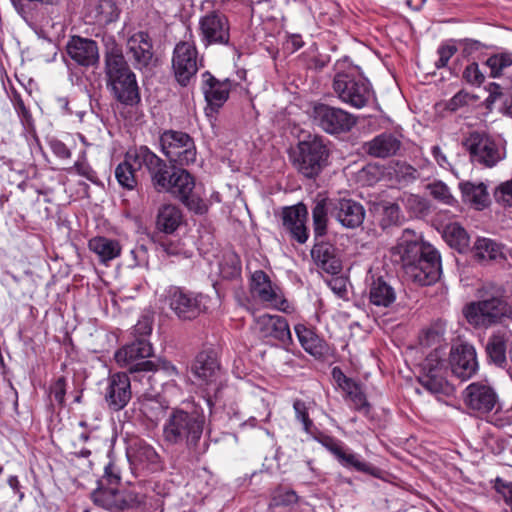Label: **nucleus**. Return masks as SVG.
I'll use <instances>...</instances> for the list:
<instances>
[{
	"label": "nucleus",
	"instance_id": "1",
	"mask_svg": "<svg viewBox=\"0 0 512 512\" xmlns=\"http://www.w3.org/2000/svg\"><path fill=\"white\" fill-rule=\"evenodd\" d=\"M407 280L426 286L440 276L441 264L437 250L411 230H405L396 247Z\"/></svg>",
	"mask_w": 512,
	"mask_h": 512
},
{
	"label": "nucleus",
	"instance_id": "2",
	"mask_svg": "<svg viewBox=\"0 0 512 512\" xmlns=\"http://www.w3.org/2000/svg\"><path fill=\"white\" fill-rule=\"evenodd\" d=\"M446 321L438 319L433 321L429 327L423 330L420 336V344L423 347H432L438 345L426 358V367L428 369V379L425 387L432 393L445 396V389L448 385L445 376L448 370V357L445 345ZM442 401V397L438 396Z\"/></svg>",
	"mask_w": 512,
	"mask_h": 512
},
{
	"label": "nucleus",
	"instance_id": "3",
	"mask_svg": "<svg viewBox=\"0 0 512 512\" xmlns=\"http://www.w3.org/2000/svg\"><path fill=\"white\" fill-rule=\"evenodd\" d=\"M205 424L206 416L201 408H175L163 425V440L170 445L186 446L189 450L196 451Z\"/></svg>",
	"mask_w": 512,
	"mask_h": 512
},
{
	"label": "nucleus",
	"instance_id": "4",
	"mask_svg": "<svg viewBox=\"0 0 512 512\" xmlns=\"http://www.w3.org/2000/svg\"><path fill=\"white\" fill-rule=\"evenodd\" d=\"M333 90L343 103L356 109L367 106L374 95L368 79L358 75L354 68L337 71Z\"/></svg>",
	"mask_w": 512,
	"mask_h": 512
},
{
	"label": "nucleus",
	"instance_id": "5",
	"mask_svg": "<svg viewBox=\"0 0 512 512\" xmlns=\"http://www.w3.org/2000/svg\"><path fill=\"white\" fill-rule=\"evenodd\" d=\"M328 149L319 136H309L300 141L294 153L293 164L303 176L314 178L326 165Z\"/></svg>",
	"mask_w": 512,
	"mask_h": 512
},
{
	"label": "nucleus",
	"instance_id": "6",
	"mask_svg": "<svg viewBox=\"0 0 512 512\" xmlns=\"http://www.w3.org/2000/svg\"><path fill=\"white\" fill-rule=\"evenodd\" d=\"M191 372L199 385L207 387L206 403L211 408L213 405L211 393L217 398L224 383V374L216 352L213 350L199 352L192 363Z\"/></svg>",
	"mask_w": 512,
	"mask_h": 512
},
{
	"label": "nucleus",
	"instance_id": "7",
	"mask_svg": "<svg viewBox=\"0 0 512 512\" xmlns=\"http://www.w3.org/2000/svg\"><path fill=\"white\" fill-rule=\"evenodd\" d=\"M463 145L468 150L472 162L493 168L506 157L505 144L493 137L480 132L471 133Z\"/></svg>",
	"mask_w": 512,
	"mask_h": 512
},
{
	"label": "nucleus",
	"instance_id": "8",
	"mask_svg": "<svg viewBox=\"0 0 512 512\" xmlns=\"http://www.w3.org/2000/svg\"><path fill=\"white\" fill-rule=\"evenodd\" d=\"M311 119L314 126L330 135L347 133L357 123V118L353 114L324 103L313 106Z\"/></svg>",
	"mask_w": 512,
	"mask_h": 512
},
{
	"label": "nucleus",
	"instance_id": "9",
	"mask_svg": "<svg viewBox=\"0 0 512 512\" xmlns=\"http://www.w3.org/2000/svg\"><path fill=\"white\" fill-rule=\"evenodd\" d=\"M162 153L171 163L187 166L194 163L197 156L193 138L186 132L166 130L160 136Z\"/></svg>",
	"mask_w": 512,
	"mask_h": 512
},
{
	"label": "nucleus",
	"instance_id": "10",
	"mask_svg": "<svg viewBox=\"0 0 512 512\" xmlns=\"http://www.w3.org/2000/svg\"><path fill=\"white\" fill-rule=\"evenodd\" d=\"M166 301L179 319L193 320L206 311L208 296L171 286L166 291Z\"/></svg>",
	"mask_w": 512,
	"mask_h": 512
},
{
	"label": "nucleus",
	"instance_id": "11",
	"mask_svg": "<svg viewBox=\"0 0 512 512\" xmlns=\"http://www.w3.org/2000/svg\"><path fill=\"white\" fill-rule=\"evenodd\" d=\"M512 314L509 305L500 296H491L473 302L464 308V315L470 324L487 327Z\"/></svg>",
	"mask_w": 512,
	"mask_h": 512
},
{
	"label": "nucleus",
	"instance_id": "12",
	"mask_svg": "<svg viewBox=\"0 0 512 512\" xmlns=\"http://www.w3.org/2000/svg\"><path fill=\"white\" fill-rule=\"evenodd\" d=\"M153 354L152 345L144 338L122 347L115 353V360L121 366L128 368L131 373L140 371H154L156 365L146 360Z\"/></svg>",
	"mask_w": 512,
	"mask_h": 512
},
{
	"label": "nucleus",
	"instance_id": "13",
	"mask_svg": "<svg viewBox=\"0 0 512 512\" xmlns=\"http://www.w3.org/2000/svg\"><path fill=\"white\" fill-rule=\"evenodd\" d=\"M201 60L198 57V51L194 43L179 42L173 51L172 69L176 81L181 86H188L195 77Z\"/></svg>",
	"mask_w": 512,
	"mask_h": 512
},
{
	"label": "nucleus",
	"instance_id": "14",
	"mask_svg": "<svg viewBox=\"0 0 512 512\" xmlns=\"http://www.w3.org/2000/svg\"><path fill=\"white\" fill-rule=\"evenodd\" d=\"M128 157L133 159L137 168L145 167L151 177L154 187L158 191H164L169 187V180L172 171L168 165L146 146H140L128 151Z\"/></svg>",
	"mask_w": 512,
	"mask_h": 512
},
{
	"label": "nucleus",
	"instance_id": "15",
	"mask_svg": "<svg viewBox=\"0 0 512 512\" xmlns=\"http://www.w3.org/2000/svg\"><path fill=\"white\" fill-rule=\"evenodd\" d=\"M168 185L169 187H165L164 191L178 198L190 210L199 214L204 213L206 206L204 202L193 193L195 180L188 171L184 169H173Z\"/></svg>",
	"mask_w": 512,
	"mask_h": 512
},
{
	"label": "nucleus",
	"instance_id": "16",
	"mask_svg": "<svg viewBox=\"0 0 512 512\" xmlns=\"http://www.w3.org/2000/svg\"><path fill=\"white\" fill-rule=\"evenodd\" d=\"M462 400L466 408L478 415L490 413L499 402L495 389L485 381L470 383L462 391Z\"/></svg>",
	"mask_w": 512,
	"mask_h": 512
},
{
	"label": "nucleus",
	"instance_id": "17",
	"mask_svg": "<svg viewBox=\"0 0 512 512\" xmlns=\"http://www.w3.org/2000/svg\"><path fill=\"white\" fill-rule=\"evenodd\" d=\"M200 40L205 46L227 45L230 40V24L219 11H211L199 20Z\"/></svg>",
	"mask_w": 512,
	"mask_h": 512
},
{
	"label": "nucleus",
	"instance_id": "18",
	"mask_svg": "<svg viewBox=\"0 0 512 512\" xmlns=\"http://www.w3.org/2000/svg\"><path fill=\"white\" fill-rule=\"evenodd\" d=\"M126 51L135 69L149 68L156 62L153 40L148 32L132 33L126 40Z\"/></svg>",
	"mask_w": 512,
	"mask_h": 512
},
{
	"label": "nucleus",
	"instance_id": "19",
	"mask_svg": "<svg viewBox=\"0 0 512 512\" xmlns=\"http://www.w3.org/2000/svg\"><path fill=\"white\" fill-rule=\"evenodd\" d=\"M475 348L468 343L453 346L450 352V371L461 381L471 379L478 371Z\"/></svg>",
	"mask_w": 512,
	"mask_h": 512
},
{
	"label": "nucleus",
	"instance_id": "20",
	"mask_svg": "<svg viewBox=\"0 0 512 512\" xmlns=\"http://www.w3.org/2000/svg\"><path fill=\"white\" fill-rule=\"evenodd\" d=\"M132 397L131 381L124 372L111 374L107 380L104 399L112 411H120L127 406Z\"/></svg>",
	"mask_w": 512,
	"mask_h": 512
},
{
	"label": "nucleus",
	"instance_id": "21",
	"mask_svg": "<svg viewBox=\"0 0 512 512\" xmlns=\"http://www.w3.org/2000/svg\"><path fill=\"white\" fill-rule=\"evenodd\" d=\"M255 326L261 337L278 341L285 348L293 342L289 324L282 316L260 315L255 319Z\"/></svg>",
	"mask_w": 512,
	"mask_h": 512
},
{
	"label": "nucleus",
	"instance_id": "22",
	"mask_svg": "<svg viewBox=\"0 0 512 512\" xmlns=\"http://www.w3.org/2000/svg\"><path fill=\"white\" fill-rule=\"evenodd\" d=\"M251 291L263 302L272 307L287 312L289 304L282 296L280 289L273 286L268 275L262 270H256L251 275Z\"/></svg>",
	"mask_w": 512,
	"mask_h": 512
},
{
	"label": "nucleus",
	"instance_id": "23",
	"mask_svg": "<svg viewBox=\"0 0 512 512\" xmlns=\"http://www.w3.org/2000/svg\"><path fill=\"white\" fill-rule=\"evenodd\" d=\"M282 225L291 237L303 244L308 239L306 221L308 217L307 207L303 203L284 207L282 210Z\"/></svg>",
	"mask_w": 512,
	"mask_h": 512
},
{
	"label": "nucleus",
	"instance_id": "24",
	"mask_svg": "<svg viewBox=\"0 0 512 512\" xmlns=\"http://www.w3.org/2000/svg\"><path fill=\"white\" fill-rule=\"evenodd\" d=\"M66 51L71 60L83 67L93 66L99 61L98 45L92 39L72 36L66 45Z\"/></svg>",
	"mask_w": 512,
	"mask_h": 512
},
{
	"label": "nucleus",
	"instance_id": "25",
	"mask_svg": "<svg viewBox=\"0 0 512 512\" xmlns=\"http://www.w3.org/2000/svg\"><path fill=\"white\" fill-rule=\"evenodd\" d=\"M331 216L346 228L359 227L365 218L364 207L352 199H339L330 203Z\"/></svg>",
	"mask_w": 512,
	"mask_h": 512
},
{
	"label": "nucleus",
	"instance_id": "26",
	"mask_svg": "<svg viewBox=\"0 0 512 512\" xmlns=\"http://www.w3.org/2000/svg\"><path fill=\"white\" fill-rule=\"evenodd\" d=\"M202 79L205 100L211 110L217 111L227 101L231 84L228 80L219 81L209 72H204Z\"/></svg>",
	"mask_w": 512,
	"mask_h": 512
},
{
	"label": "nucleus",
	"instance_id": "27",
	"mask_svg": "<svg viewBox=\"0 0 512 512\" xmlns=\"http://www.w3.org/2000/svg\"><path fill=\"white\" fill-rule=\"evenodd\" d=\"M400 146V140L392 133H382L364 143L363 148L370 156L387 158L394 156L400 149Z\"/></svg>",
	"mask_w": 512,
	"mask_h": 512
},
{
	"label": "nucleus",
	"instance_id": "28",
	"mask_svg": "<svg viewBox=\"0 0 512 512\" xmlns=\"http://www.w3.org/2000/svg\"><path fill=\"white\" fill-rule=\"evenodd\" d=\"M127 456L132 465L142 469L158 463L159 456L155 449L141 439H135L127 450Z\"/></svg>",
	"mask_w": 512,
	"mask_h": 512
},
{
	"label": "nucleus",
	"instance_id": "29",
	"mask_svg": "<svg viewBox=\"0 0 512 512\" xmlns=\"http://www.w3.org/2000/svg\"><path fill=\"white\" fill-rule=\"evenodd\" d=\"M104 64L105 76L131 70L123 55L122 46L113 37L105 40Z\"/></svg>",
	"mask_w": 512,
	"mask_h": 512
},
{
	"label": "nucleus",
	"instance_id": "30",
	"mask_svg": "<svg viewBox=\"0 0 512 512\" xmlns=\"http://www.w3.org/2000/svg\"><path fill=\"white\" fill-rule=\"evenodd\" d=\"M396 300V291L383 277L374 279L369 286V302L378 308H388Z\"/></svg>",
	"mask_w": 512,
	"mask_h": 512
},
{
	"label": "nucleus",
	"instance_id": "31",
	"mask_svg": "<svg viewBox=\"0 0 512 512\" xmlns=\"http://www.w3.org/2000/svg\"><path fill=\"white\" fill-rule=\"evenodd\" d=\"M315 264L328 274L340 273L342 266L340 260L334 255L333 249L327 244H316L311 250Z\"/></svg>",
	"mask_w": 512,
	"mask_h": 512
},
{
	"label": "nucleus",
	"instance_id": "32",
	"mask_svg": "<svg viewBox=\"0 0 512 512\" xmlns=\"http://www.w3.org/2000/svg\"><path fill=\"white\" fill-rule=\"evenodd\" d=\"M88 247L103 263L117 258L121 253V246L118 240L102 236L90 239Z\"/></svg>",
	"mask_w": 512,
	"mask_h": 512
},
{
	"label": "nucleus",
	"instance_id": "33",
	"mask_svg": "<svg viewBox=\"0 0 512 512\" xmlns=\"http://www.w3.org/2000/svg\"><path fill=\"white\" fill-rule=\"evenodd\" d=\"M459 189L463 200L474 205L477 209H482L488 205L489 194L484 183L463 181L459 183Z\"/></svg>",
	"mask_w": 512,
	"mask_h": 512
},
{
	"label": "nucleus",
	"instance_id": "34",
	"mask_svg": "<svg viewBox=\"0 0 512 512\" xmlns=\"http://www.w3.org/2000/svg\"><path fill=\"white\" fill-rule=\"evenodd\" d=\"M182 222L181 210L172 204L162 205L157 213L156 227L159 231L173 233Z\"/></svg>",
	"mask_w": 512,
	"mask_h": 512
},
{
	"label": "nucleus",
	"instance_id": "35",
	"mask_svg": "<svg viewBox=\"0 0 512 512\" xmlns=\"http://www.w3.org/2000/svg\"><path fill=\"white\" fill-rule=\"evenodd\" d=\"M295 334L302 348L309 354L318 357L324 353L323 340L310 328L304 324L294 326Z\"/></svg>",
	"mask_w": 512,
	"mask_h": 512
},
{
	"label": "nucleus",
	"instance_id": "36",
	"mask_svg": "<svg viewBox=\"0 0 512 512\" xmlns=\"http://www.w3.org/2000/svg\"><path fill=\"white\" fill-rule=\"evenodd\" d=\"M114 98L126 106H134L141 100L136 78L109 87Z\"/></svg>",
	"mask_w": 512,
	"mask_h": 512
},
{
	"label": "nucleus",
	"instance_id": "37",
	"mask_svg": "<svg viewBox=\"0 0 512 512\" xmlns=\"http://www.w3.org/2000/svg\"><path fill=\"white\" fill-rule=\"evenodd\" d=\"M122 492L115 487L99 488L92 493L95 504L111 511L120 510Z\"/></svg>",
	"mask_w": 512,
	"mask_h": 512
},
{
	"label": "nucleus",
	"instance_id": "38",
	"mask_svg": "<svg viewBox=\"0 0 512 512\" xmlns=\"http://www.w3.org/2000/svg\"><path fill=\"white\" fill-rule=\"evenodd\" d=\"M136 168L137 165L133 162V159L128 157L127 152L125 160L118 164L115 169V177L123 188L133 190L137 186V179L135 176Z\"/></svg>",
	"mask_w": 512,
	"mask_h": 512
},
{
	"label": "nucleus",
	"instance_id": "39",
	"mask_svg": "<svg viewBox=\"0 0 512 512\" xmlns=\"http://www.w3.org/2000/svg\"><path fill=\"white\" fill-rule=\"evenodd\" d=\"M330 203L326 198L317 199L312 208V218L314 232L316 236H323L327 229V213L331 209Z\"/></svg>",
	"mask_w": 512,
	"mask_h": 512
},
{
	"label": "nucleus",
	"instance_id": "40",
	"mask_svg": "<svg viewBox=\"0 0 512 512\" xmlns=\"http://www.w3.org/2000/svg\"><path fill=\"white\" fill-rule=\"evenodd\" d=\"M476 256L482 260H500L504 258L503 248L489 238H479L475 243Z\"/></svg>",
	"mask_w": 512,
	"mask_h": 512
},
{
	"label": "nucleus",
	"instance_id": "41",
	"mask_svg": "<svg viewBox=\"0 0 512 512\" xmlns=\"http://www.w3.org/2000/svg\"><path fill=\"white\" fill-rule=\"evenodd\" d=\"M486 351L491 362L498 367H504L507 363L506 341L501 335H493L489 338Z\"/></svg>",
	"mask_w": 512,
	"mask_h": 512
},
{
	"label": "nucleus",
	"instance_id": "42",
	"mask_svg": "<svg viewBox=\"0 0 512 512\" xmlns=\"http://www.w3.org/2000/svg\"><path fill=\"white\" fill-rule=\"evenodd\" d=\"M311 405V402H305L301 399H296L293 402V410L295 413V419L302 424V429L304 432L309 435H314L316 427L309 415Z\"/></svg>",
	"mask_w": 512,
	"mask_h": 512
},
{
	"label": "nucleus",
	"instance_id": "43",
	"mask_svg": "<svg viewBox=\"0 0 512 512\" xmlns=\"http://www.w3.org/2000/svg\"><path fill=\"white\" fill-rule=\"evenodd\" d=\"M450 248L459 253H466L470 250V237L458 223H450Z\"/></svg>",
	"mask_w": 512,
	"mask_h": 512
},
{
	"label": "nucleus",
	"instance_id": "44",
	"mask_svg": "<svg viewBox=\"0 0 512 512\" xmlns=\"http://www.w3.org/2000/svg\"><path fill=\"white\" fill-rule=\"evenodd\" d=\"M96 13L98 21L101 23H111L119 16V9L113 0H100Z\"/></svg>",
	"mask_w": 512,
	"mask_h": 512
},
{
	"label": "nucleus",
	"instance_id": "45",
	"mask_svg": "<svg viewBox=\"0 0 512 512\" xmlns=\"http://www.w3.org/2000/svg\"><path fill=\"white\" fill-rule=\"evenodd\" d=\"M490 68L491 77H498L503 69L512 65V54L508 52L490 56L486 62Z\"/></svg>",
	"mask_w": 512,
	"mask_h": 512
},
{
	"label": "nucleus",
	"instance_id": "46",
	"mask_svg": "<svg viewBox=\"0 0 512 512\" xmlns=\"http://www.w3.org/2000/svg\"><path fill=\"white\" fill-rule=\"evenodd\" d=\"M89 439L90 433L87 431L75 434L68 447L70 453L77 457L88 458L91 455V450L83 444L87 443Z\"/></svg>",
	"mask_w": 512,
	"mask_h": 512
},
{
	"label": "nucleus",
	"instance_id": "47",
	"mask_svg": "<svg viewBox=\"0 0 512 512\" xmlns=\"http://www.w3.org/2000/svg\"><path fill=\"white\" fill-rule=\"evenodd\" d=\"M338 461L346 466L353 467L357 471L371 473L372 466L364 461H361L359 457L354 453H348L345 449L342 450L341 456H339Z\"/></svg>",
	"mask_w": 512,
	"mask_h": 512
},
{
	"label": "nucleus",
	"instance_id": "48",
	"mask_svg": "<svg viewBox=\"0 0 512 512\" xmlns=\"http://www.w3.org/2000/svg\"><path fill=\"white\" fill-rule=\"evenodd\" d=\"M298 501V495L293 490L278 488L273 492L272 505L290 506Z\"/></svg>",
	"mask_w": 512,
	"mask_h": 512
},
{
	"label": "nucleus",
	"instance_id": "49",
	"mask_svg": "<svg viewBox=\"0 0 512 512\" xmlns=\"http://www.w3.org/2000/svg\"><path fill=\"white\" fill-rule=\"evenodd\" d=\"M145 500L146 497L143 494L137 493L135 491H128L125 493L122 492L120 510L128 508H139L142 505H145Z\"/></svg>",
	"mask_w": 512,
	"mask_h": 512
},
{
	"label": "nucleus",
	"instance_id": "50",
	"mask_svg": "<svg viewBox=\"0 0 512 512\" xmlns=\"http://www.w3.org/2000/svg\"><path fill=\"white\" fill-rule=\"evenodd\" d=\"M67 381L64 376L57 378L50 386V397L62 407L65 403Z\"/></svg>",
	"mask_w": 512,
	"mask_h": 512
},
{
	"label": "nucleus",
	"instance_id": "51",
	"mask_svg": "<svg viewBox=\"0 0 512 512\" xmlns=\"http://www.w3.org/2000/svg\"><path fill=\"white\" fill-rule=\"evenodd\" d=\"M351 401L355 410L362 412L364 414H368L370 411V404L366 399V395L360 387L349 396H347Z\"/></svg>",
	"mask_w": 512,
	"mask_h": 512
},
{
	"label": "nucleus",
	"instance_id": "52",
	"mask_svg": "<svg viewBox=\"0 0 512 512\" xmlns=\"http://www.w3.org/2000/svg\"><path fill=\"white\" fill-rule=\"evenodd\" d=\"M495 198L499 203L512 206V179L502 183L496 189Z\"/></svg>",
	"mask_w": 512,
	"mask_h": 512
},
{
	"label": "nucleus",
	"instance_id": "53",
	"mask_svg": "<svg viewBox=\"0 0 512 512\" xmlns=\"http://www.w3.org/2000/svg\"><path fill=\"white\" fill-rule=\"evenodd\" d=\"M429 194L438 201L446 202L448 198V188L442 181H434L426 186Z\"/></svg>",
	"mask_w": 512,
	"mask_h": 512
},
{
	"label": "nucleus",
	"instance_id": "54",
	"mask_svg": "<svg viewBox=\"0 0 512 512\" xmlns=\"http://www.w3.org/2000/svg\"><path fill=\"white\" fill-rule=\"evenodd\" d=\"M383 208V222L384 225H391L398 222L400 218V208L395 203H386Z\"/></svg>",
	"mask_w": 512,
	"mask_h": 512
},
{
	"label": "nucleus",
	"instance_id": "55",
	"mask_svg": "<svg viewBox=\"0 0 512 512\" xmlns=\"http://www.w3.org/2000/svg\"><path fill=\"white\" fill-rule=\"evenodd\" d=\"M495 489L502 495L505 503L510 507L512 512V482L504 481L498 477L495 481Z\"/></svg>",
	"mask_w": 512,
	"mask_h": 512
},
{
	"label": "nucleus",
	"instance_id": "56",
	"mask_svg": "<svg viewBox=\"0 0 512 512\" xmlns=\"http://www.w3.org/2000/svg\"><path fill=\"white\" fill-rule=\"evenodd\" d=\"M395 173L399 178V181L402 183H408L417 178V170L411 165L405 163L397 164Z\"/></svg>",
	"mask_w": 512,
	"mask_h": 512
},
{
	"label": "nucleus",
	"instance_id": "57",
	"mask_svg": "<svg viewBox=\"0 0 512 512\" xmlns=\"http://www.w3.org/2000/svg\"><path fill=\"white\" fill-rule=\"evenodd\" d=\"M463 77L471 84H481L484 80L483 74L480 72L479 67L476 63L469 64L464 72Z\"/></svg>",
	"mask_w": 512,
	"mask_h": 512
},
{
	"label": "nucleus",
	"instance_id": "58",
	"mask_svg": "<svg viewBox=\"0 0 512 512\" xmlns=\"http://www.w3.org/2000/svg\"><path fill=\"white\" fill-rule=\"evenodd\" d=\"M477 98L467 92L460 91L450 99V110H456L464 105L472 103Z\"/></svg>",
	"mask_w": 512,
	"mask_h": 512
},
{
	"label": "nucleus",
	"instance_id": "59",
	"mask_svg": "<svg viewBox=\"0 0 512 512\" xmlns=\"http://www.w3.org/2000/svg\"><path fill=\"white\" fill-rule=\"evenodd\" d=\"M151 331L152 320L147 316L142 317L134 326V334L135 336H137V339H145V337L148 336L151 333Z\"/></svg>",
	"mask_w": 512,
	"mask_h": 512
},
{
	"label": "nucleus",
	"instance_id": "60",
	"mask_svg": "<svg viewBox=\"0 0 512 512\" xmlns=\"http://www.w3.org/2000/svg\"><path fill=\"white\" fill-rule=\"evenodd\" d=\"M136 78V75L132 70L126 71V72H119L114 73L110 75H106V84L107 87H112L114 85L120 84L127 80H133Z\"/></svg>",
	"mask_w": 512,
	"mask_h": 512
},
{
	"label": "nucleus",
	"instance_id": "61",
	"mask_svg": "<svg viewBox=\"0 0 512 512\" xmlns=\"http://www.w3.org/2000/svg\"><path fill=\"white\" fill-rule=\"evenodd\" d=\"M136 78V75L132 70L126 71V72H119L114 73L110 75H106V84L107 87H112L114 85L120 84L127 80H133Z\"/></svg>",
	"mask_w": 512,
	"mask_h": 512
},
{
	"label": "nucleus",
	"instance_id": "62",
	"mask_svg": "<svg viewBox=\"0 0 512 512\" xmlns=\"http://www.w3.org/2000/svg\"><path fill=\"white\" fill-rule=\"evenodd\" d=\"M320 443L330 451L336 458L341 456V452L344 449L342 443L329 436H324L320 439Z\"/></svg>",
	"mask_w": 512,
	"mask_h": 512
},
{
	"label": "nucleus",
	"instance_id": "63",
	"mask_svg": "<svg viewBox=\"0 0 512 512\" xmlns=\"http://www.w3.org/2000/svg\"><path fill=\"white\" fill-rule=\"evenodd\" d=\"M17 13L27 22H33L35 17L28 9L26 0H10Z\"/></svg>",
	"mask_w": 512,
	"mask_h": 512
},
{
	"label": "nucleus",
	"instance_id": "64",
	"mask_svg": "<svg viewBox=\"0 0 512 512\" xmlns=\"http://www.w3.org/2000/svg\"><path fill=\"white\" fill-rule=\"evenodd\" d=\"M52 152L61 159H68L71 156V152L68 147L61 141L53 140L50 142Z\"/></svg>",
	"mask_w": 512,
	"mask_h": 512
}]
</instances>
